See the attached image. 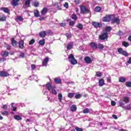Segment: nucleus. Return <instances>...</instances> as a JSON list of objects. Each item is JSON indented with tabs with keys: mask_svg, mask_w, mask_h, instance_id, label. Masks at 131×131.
<instances>
[{
	"mask_svg": "<svg viewBox=\"0 0 131 131\" xmlns=\"http://www.w3.org/2000/svg\"><path fill=\"white\" fill-rule=\"evenodd\" d=\"M18 48H19V49H21V50H23V49H24L25 46H24V40L20 39L18 42Z\"/></svg>",
	"mask_w": 131,
	"mask_h": 131,
	"instance_id": "0eeeda50",
	"label": "nucleus"
},
{
	"mask_svg": "<svg viewBox=\"0 0 131 131\" xmlns=\"http://www.w3.org/2000/svg\"><path fill=\"white\" fill-rule=\"evenodd\" d=\"M17 19L18 20V21H23V20H24L23 17H22L21 16H17Z\"/></svg>",
	"mask_w": 131,
	"mask_h": 131,
	"instance_id": "c03bdc74",
	"label": "nucleus"
},
{
	"mask_svg": "<svg viewBox=\"0 0 131 131\" xmlns=\"http://www.w3.org/2000/svg\"><path fill=\"white\" fill-rule=\"evenodd\" d=\"M99 39L100 40H105V39H108V33L107 32H104L99 36Z\"/></svg>",
	"mask_w": 131,
	"mask_h": 131,
	"instance_id": "20e7f679",
	"label": "nucleus"
},
{
	"mask_svg": "<svg viewBox=\"0 0 131 131\" xmlns=\"http://www.w3.org/2000/svg\"><path fill=\"white\" fill-rule=\"evenodd\" d=\"M68 98H72L73 97H74V93H70L68 94Z\"/></svg>",
	"mask_w": 131,
	"mask_h": 131,
	"instance_id": "ea45409f",
	"label": "nucleus"
},
{
	"mask_svg": "<svg viewBox=\"0 0 131 131\" xmlns=\"http://www.w3.org/2000/svg\"><path fill=\"white\" fill-rule=\"evenodd\" d=\"M75 129H76V130L77 131H83V129L81 128H79L77 126L75 127Z\"/></svg>",
	"mask_w": 131,
	"mask_h": 131,
	"instance_id": "49530a36",
	"label": "nucleus"
},
{
	"mask_svg": "<svg viewBox=\"0 0 131 131\" xmlns=\"http://www.w3.org/2000/svg\"><path fill=\"white\" fill-rule=\"evenodd\" d=\"M90 47H91L92 49H98V46L96 44V43L94 42H92L90 43Z\"/></svg>",
	"mask_w": 131,
	"mask_h": 131,
	"instance_id": "dca6fc26",
	"label": "nucleus"
},
{
	"mask_svg": "<svg viewBox=\"0 0 131 131\" xmlns=\"http://www.w3.org/2000/svg\"><path fill=\"white\" fill-rule=\"evenodd\" d=\"M92 25L95 27V28H101V27H103V25H102V24L96 21H93Z\"/></svg>",
	"mask_w": 131,
	"mask_h": 131,
	"instance_id": "423d86ee",
	"label": "nucleus"
},
{
	"mask_svg": "<svg viewBox=\"0 0 131 131\" xmlns=\"http://www.w3.org/2000/svg\"><path fill=\"white\" fill-rule=\"evenodd\" d=\"M107 82H110L111 83V77L107 79Z\"/></svg>",
	"mask_w": 131,
	"mask_h": 131,
	"instance_id": "0e129e2a",
	"label": "nucleus"
},
{
	"mask_svg": "<svg viewBox=\"0 0 131 131\" xmlns=\"http://www.w3.org/2000/svg\"><path fill=\"white\" fill-rule=\"evenodd\" d=\"M38 43H39V45H40V46H45V44L46 43L45 39L40 40L38 42Z\"/></svg>",
	"mask_w": 131,
	"mask_h": 131,
	"instance_id": "cd10ccee",
	"label": "nucleus"
},
{
	"mask_svg": "<svg viewBox=\"0 0 131 131\" xmlns=\"http://www.w3.org/2000/svg\"><path fill=\"white\" fill-rule=\"evenodd\" d=\"M83 113L84 114H86L88 113H90V108H86L83 110Z\"/></svg>",
	"mask_w": 131,
	"mask_h": 131,
	"instance_id": "f704fd0d",
	"label": "nucleus"
},
{
	"mask_svg": "<svg viewBox=\"0 0 131 131\" xmlns=\"http://www.w3.org/2000/svg\"><path fill=\"white\" fill-rule=\"evenodd\" d=\"M84 60L86 64H91L92 62H93L92 58L89 56H85L84 58Z\"/></svg>",
	"mask_w": 131,
	"mask_h": 131,
	"instance_id": "1a4fd4ad",
	"label": "nucleus"
},
{
	"mask_svg": "<svg viewBox=\"0 0 131 131\" xmlns=\"http://www.w3.org/2000/svg\"><path fill=\"white\" fill-rule=\"evenodd\" d=\"M1 11H3L4 13H6V14H10V10L7 7H2L0 8Z\"/></svg>",
	"mask_w": 131,
	"mask_h": 131,
	"instance_id": "f8f14e48",
	"label": "nucleus"
},
{
	"mask_svg": "<svg viewBox=\"0 0 131 131\" xmlns=\"http://www.w3.org/2000/svg\"><path fill=\"white\" fill-rule=\"evenodd\" d=\"M114 15H108L102 18L103 22H110L112 19H114Z\"/></svg>",
	"mask_w": 131,
	"mask_h": 131,
	"instance_id": "f03ea898",
	"label": "nucleus"
},
{
	"mask_svg": "<svg viewBox=\"0 0 131 131\" xmlns=\"http://www.w3.org/2000/svg\"><path fill=\"white\" fill-rule=\"evenodd\" d=\"M77 107H76V105H73L71 106V110L72 112H74V111H76Z\"/></svg>",
	"mask_w": 131,
	"mask_h": 131,
	"instance_id": "a878e982",
	"label": "nucleus"
},
{
	"mask_svg": "<svg viewBox=\"0 0 131 131\" xmlns=\"http://www.w3.org/2000/svg\"><path fill=\"white\" fill-rule=\"evenodd\" d=\"M60 26L61 27H64V26H66V24L65 23H60Z\"/></svg>",
	"mask_w": 131,
	"mask_h": 131,
	"instance_id": "e2e57ef3",
	"label": "nucleus"
},
{
	"mask_svg": "<svg viewBox=\"0 0 131 131\" xmlns=\"http://www.w3.org/2000/svg\"><path fill=\"white\" fill-rule=\"evenodd\" d=\"M49 57H46L42 61V64L43 66H47L48 65V62H49Z\"/></svg>",
	"mask_w": 131,
	"mask_h": 131,
	"instance_id": "a211bd4d",
	"label": "nucleus"
},
{
	"mask_svg": "<svg viewBox=\"0 0 131 131\" xmlns=\"http://www.w3.org/2000/svg\"><path fill=\"white\" fill-rule=\"evenodd\" d=\"M111 105H112V106H115V105H116V102H115V101H112Z\"/></svg>",
	"mask_w": 131,
	"mask_h": 131,
	"instance_id": "052dcab7",
	"label": "nucleus"
},
{
	"mask_svg": "<svg viewBox=\"0 0 131 131\" xmlns=\"http://www.w3.org/2000/svg\"><path fill=\"white\" fill-rule=\"evenodd\" d=\"M68 59L70 60V62L72 65H76V64H77V60L75 59V57H74L73 54H70Z\"/></svg>",
	"mask_w": 131,
	"mask_h": 131,
	"instance_id": "f257e3e1",
	"label": "nucleus"
},
{
	"mask_svg": "<svg viewBox=\"0 0 131 131\" xmlns=\"http://www.w3.org/2000/svg\"><path fill=\"white\" fill-rule=\"evenodd\" d=\"M7 20V16L5 15H3L1 17H0V22H4Z\"/></svg>",
	"mask_w": 131,
	"mask_h": 131,
	"instance_id": "393cba45",
	"label": "nucleus"
},
{
	"mask_svg": "<svg viewBox=\"0 0 131 131\" xmlns=\"http://www.w3.org/2000/svg\"><path fill=\"white\" fill-rule=\"evenodd\" d=\"M101 10H102V8L99 6H97L95 8V11L97 12V13H100V12H101Z\"/></svg>",
	"mask_w": 131,
	"mask_h": 131,
	"instance_id": "c85d7f7f",
	"label": "nucleus"
},
{
	"mask_svg": "<svg viewBox=\"0 0 131 131\" xmlns=\"http://www.w3.org/2000/svg\"><path fill=\"white\" fill-rule=\"evenodd\" d=\"M102 75V73H101V72L99 71L97 72L96 74V76H97V77H101Z\"/></svg>",
	"mask_w": 131,
	"mask_h": 131,
	"instance_id": "37998d69",
	"label": "nucleus"
},
{
	"mask_svg": "<svg viewBox=\"0 0 131 131\" xmlns=\"http://www.w3.org/2000/svg\"><path fill=\"white\" fill-rule=\"evenodd\" d=\"M113 117L114 118V119H118V117H117V116H116L115 115H113Z\"/></svg>",
	"mask_w": 131,
	"mask_h": 131,
	"instance_id": "338daca9",
	"label": "nucleus"
},
{
	"mask_svg": "<svg viewBox=\"0 0 131 131\" xmlns=\"http://www.w3.org/2000/svg\"><path fill=\"white\" fill-rule=\"evenodd\" d=\"M54 82H55V83L57 84L62 83V81L61 80V79L59 78H55Z\"/></svg>",
	"mask_w": 131,
	"mask_h": 131,
	"instance_id": "bb28decb",
	"label": "nucleus"
},
{
	"mask_svg": "<svg viewBox=\"0 0 131 131\" xmlns=\"http://www.w3.org/2000/svg\"><path fill=\"white\" fill-rule=\"evenodd\" d=\"M5 45H7L6 46V48H7V50H11V46L10 45H9V44H7L6 43H4Z\"/></svg>",
	"mask_w": 131,
	"mask_h": 131,
	"instance_id": "3c124183",
	"label": "nucleus"
},
{
	"mask_svg": "<svg viewBox=\"0 0 131 131\" xmlns=\"http://www.w3.org/2000/svg\"><path fill=\"white\" fill-rule=\"evenodd\" d=\"M105 29H106V32H110V31L112 30V28L110 26H108L106 27Z\"/></svg>",
	"mask_w": 131,
	"mask_h": 131,
	"instance_id": "4c0bfd02",
	"label": "nucleus"
},
{
	"mask_svg": "<svg viewBox=\"0 0 131 131\" xmlns=\"http://www.w3.org/2000/svg\"><path fill=\"white\" fill-rule=\"evenodd\" d=\"M105 84V81L103 79H100L99 81V86H103Z\"/></svg>",
	"mask_w": 131,
	"mask_h": 131,
	"instance_id": "aec40b11",
	"label": "nucleus"
},
{
	"mask_svg": "<svg viewBox=\"0 0 131 131\" xmlns=\"http://www.w3.org/2000/svg\"><path fill=\"white\" fill-rule=\"evenodd\" d=\"M11 110H12V111H13L15 112L16 111V110H17V107H13V108H12Z\"/></svg>",
	"mask_w": 131,
	"mask_h": 131,
	"instance_id": "69168bd1",
	"label": "nucleus"
},
{
	"mask_svg": "<svg viewBox=\"0 0 131 131\" xmlns=\"http://www.w3.org/2000/svg\"><path fill=\"white\" fill-rule=\"evenodd\" d=\"M77 28H79V29L82 30L83 29V26L81 24H78L77 25Z\"/></svg>",
	"mask_w": 131,
	"mask_h": 131,
	"instance_id": "c9c22d12",
	"label": "nucleus"
},
{
	"mask_svg": "<svg viewBox=\"0 0 131 131\" xmlns=\"http://www.w3.org/2000/svg\"><path fill=\"white\" fill-rule=\"evenodd\" d=\"M125 85L127 88H131V82L130 81H127L125 82Z\"/></svg>",
	"mask_w": 131,
	"mask_h": 131,
	"instance_id": "58836bf2",
	"label": "nucleus"
},
{
	"mask_svg": "<svg viewBox=\"0 0 131 131\" xmlns=\"http://www.w3.org/2000/svg\"><path fill=\"white\" fill-rule=\"evenodd\" d=\"M14 118L15 119V120H22V117H21L20 115H14Z\"/></svg>",
	"mask_w": 131,
	"mask_h": 131,
	"instance_id": "4be33fe9",
	"label": "nucleus"
},
{
	"mask_svg": "<svg viewBox=\"0 0 131 131\" xmlns=\"http://www.w3.org/2000/svg\"><path fill=\"white\" fill-rule=\"evenodd\" d=\"M97 48L100 50V51H102L105 48V46L103 45V44L99 43L97 45Z\"/></svg>",
	"mask_w": 131,
	"mask_h": 131,
	"instance_id": "b1692460",
	"label": "nucleus"
},
{
	"mask_svg": "<svg viewBox=\"0 0 131 131\" xmlns=\"http://www.w3.org/2000/svg\"><path fill=\"white\" fill-rule=\"evenodd\" d=\"M35 42V40L34 39H32L29 42V46H31L32 45H34V43Z\"/></svg>",
	"mask_w": 131,
	"mask_h": 131,
	"instance_id": "a19ab883",
	"label": "nucleus"
},
{
	"mask_svg": "<svg viewBox=\"0 0 131 131\" xmlns=\"http://www.w3.org/2000/svg\"><path fill=\"white\" fill-rule=\"evenodd\" d=\"M75 24V22L74 21H71L70 22V26H73Z\"/></svg>",
	"mask_w": 131,
	"mask_h": 131,
	"instance_id": "13d9d810",
	"label": "nucleus"
},
{
	"mask_svg": "<svg viewBox=\"0 0 131 131\" xmlns=\"http://www.w3.org/2000/svg\"><path fill=\"white\" fill-rule=\"evenodd\" d=\"M33 5L34 7H35L36 8H37V7L39 6V3L35 2L33 3Z\"/></svg>",
	"mask_w": 131,
	"mask_h": 131,
	"instance_id": "09e8293b",
	"label": "nucleus"
},
{
	"mask_svg": "<svg viewBox=\"0 0 131 131\" xmlns=\"http://www.w3.org/2000/svg\"><path fill=\"white\" fill-rule=\"evenodd\" d=\"M81 14H88L90 13V10L86 8L85 6L82 5L80 7Z\"/></svg>",
	"mask_w": 131,
	"mask_h": 131,
	"instance_id": "7ed1b4c3",
	"label": "nucleus"
},
{
	"mask_svg": "<svg viewBox=\"0 0 131 131\" xmlns=\"http://www.w3.org/2000/svg\"><path fill=\"white\" fill-rule=\"evenodd\" d=\"M30 3H31V0H26L23 4L24 8H30Z\"/></svg>",
	"mask_w": 131,
	"mask_h": 131,
	"instance_id": "6e6552de",
	"label": "nucleus"
},
{
	"mask_svg": "<svg viewBox=\"0 0 131 131\" xmlns=\"http://www.w3.org/2000/svg\"><path fill=\"white\" fill-rule=\"evenodd\" d=\"M118 52L120 54H121V55H123V56H125V57H128V53L126 52V51L123 50V49L122 48H119L118 49Z\"/></svg>",
	"mask_w": 131,
	"mask_h": 131,
	"instance_id": "39448f33",
	"label": "nucleus"
},
{
	"mask_svg": "<svg viewBox=\"0 0 131 131\" xmlns=\"http://www.w3.org/2000/svg\"><path fill=\"white\" fill-rule=\"evenodd\" d=\"M34 15L35 17H36V18L40 17L39 11L37 9H35L34 10Z\"/></svg>",
	"mask_w": 131,
	"mask_h": 131,
	"instance_id": "f3484780",
	"label": "nucleus"
},
{
	"mask_svg": "<svg viewBox=\"0 0 131 131\" xmlns=\"http://www.w3.org/2000/svg\"><path fill=\"white\" fill-rule=\"evenodd\" d=\"M63 6L66 9H68V8H69V5H68V3H65Z\"/></svg>",
	"mask_w": 131,
	"mask_h": 131,
	"instance_id": "6e6d98bb",
	"label": "nucleus"
},
{
	"mask_svg": "<svg viewBox=\"0 0 131 131\" xmlns=\"http://www.w3.org/2000/svg\"><path fill=\"white\" fill-rule=\"evenodd\" d=\"M119 104L120 105V107H122V108H125V104L121 101V100L119 101Z\"/></svg>",
	"mask_w": 131,
	"mask_h": 131,
	"instance_id": "c756f323",
	"label": "nucleus"
},
{
	"mask_svg": "<svg viewBox=\"0 0 131 131\" xmlns=\"http://www.w3.org/2000/svg\"><path fill=\"white\" fill-rule=\"evenodd\" d=\"M123 100L126 104H127V103L129 102V98L128 97H123Z\"/></svg>",
	"mask_w": 131,
	"mask_h": 131,
	"instance_id": "2f4dec72",
	"label": "nucleus"
},
{
	"mask_svg": "<svg viewBox=\"0 0 131 131\" xmlns=\"http://www.w3.org/2000/svg\"><path fill=\"white\" fill-rule=\"evenodd\" d=\"M67 49V50H71L72 49V45L68 44Z\"/></svg>",
	"mask_w": 131,
	"mask_h": 131,
	"instance_id": "8fccbe9b",
	"label": "nucleus"
},
{
	"mask_svg": "<svg viewBox=\"0 0 131 131\" xmlns=\"http://www.w3.org/2000/svg\"><path fill=\"white\" fill-rule=\"evenodd\" d=\"M122 46H123V47H125V48H127V47L129 46V43H128V42L124 41L122 42Z\"/></svg>",
	"mask_w": 131,
	"mask_h": 131,
	"instance_id": "473e14b6",
	"label": "nucleus"
},
{
	"mask_svg": "<svg viewBox=\"0 0 131 131\" xmlns=\"http://www.w3.org/2000/svg\"><path fill=\"white\" fill-rule=\"evenodd\" d=\"M71 18L72 19H73V20H75V21H76V20H77L78 17L76 15V14H72L71 15Z\"/></svg>",
	"mask_w": 131,
	"mask_h": 131,
	"instance_id": "7c9ffc66",
	"label": "nucleus"
},
{
	"mask_svg": "<svg viewBox=\"0 0 131 131\" xmlns=\"http://www.w3.org/2000/svg\"><path fill=\"white\" fill-rule=\"evenodd\" d=\"M51 93L52 94V95H57V91H56V90L53 89L52 90Z\"/></svg>",
	"mask_w": 131,
	"mask_h": 131,
	"instance_id": "a18cd8bd",
	"label": "nucleus"
},
{
	"mask_svg": "<svg viewBox=\"0 0 131 131\" xmlns=\"http://www.w3.org/2000/svg\"><path fill=\"white\" fill-rule=\"evenodd\" d=\"M19 57L20 58H24V57H25V54H24V53L23 52L20 53L19 55Z\"/></svg>",
	"mask_w": 131,
	"mask_h": 131,
	"instance_id": "5fc2aeb1",
	"label": "nucleus"
},
{
	"mask_svg": "<svg viewBox=\"0 0 131 131\" xmlns=\"http://www.w3.org/2000/svg\"><path fill=\"white\" fill-rule=\"evenodd\" d=\"M10 74L8 73L7 72L5 71H1L0 72V76L1 77H7V76H9Z\"/></svg>",
	"mask_w": 131,
	"mask_h": 131,
	"instance_id": "9b49d317",
	"label": "nucleus"
},
{
	"mask_svg": "<svg viewBox=\"0 0 131 131\" xmlns=\"http://www.w3.org/2000/svg\"><path fill=\"white\" fill-rule=\"evenodd\" d=\"M58 97L59 102H62V99H63V96L62 95V94L60 93L58 94Z\"/></svg>",
	"mask_w": 131,
	"mask_h": 131,
	"instance_id": "72a5a7b5",
	"label": "nucleus"
},
{
	"mask_svg": "<svg viewBox=\"0 0 131 131\" xmlns=\"http://www.w3.org/2000/svg\"><path fill=\"white\" fill-rule=\"evenodd\" d=\"M46 33L48 34H53V32L51 30H48Z\"/></svg>",
	"mask_w": 131,
	"mask_h": 131,
	"instance_id": "bf43d9fd",
	"label": "nucleus"
},
{
	"mask_svg": "<svg viewBox=\"0 0 131 131\" xmlns=\"http://www.w3.org/2000/svg\"><path fill=\"white\" fill-rule=\"evenodd\" d=\"M111 23L112 24H119L120 23V20L119 19V18L118 17H116L114 19H111Z\"/></svg>",
	"mask_w": 131,
	"mask_h": 131,
	"instance_id": "9d476101",
	"label": "nucleus"
},
{
	"mask_svg": "<svg viewBox=\"0 0 131 131\" xmlns=\"http://www.w3.org/2000/svg\"><path fill=\"white\" fill-rule=\"evenodd\" d=\"M75 99H80V98H81V94H76L75 96Z\"/></svg>",
	"mask_w": 131,
	"mask_h": 131,
	"instance_id": "79ce46f5",
	"label": "nucleus"
},
{
	"mask_svg": "<svg viewBox=\"0 0 131 131\" xmlns=\"http://www.w3.org/2000/svg\"><path fill=\"white\" fill-rule=\"evenodd\" d=\"M130 106H131V104L130 103V104H129L128 106H127V107L125 106V107H124V108L125 109V110H130V109H131Z\"/></svg>",
	"mask_w": 131,
	"mask_h": 131,
	"instance_id": "de8ad7c7",
	"label": "nucleus"
},
{
	"mask_svg": "<svg viewBox=\"0 0 131 131\" xmlns=\"http://www.w3.org/2000/svg\"><path fill=\"white\" fill-rule=\"evenodd\" d=\"M31 68L32 70H34L36 68V66L35 64H31Z\"/></svg>",
	"mask_w": 131,
	"mask_h": 131,
	"instance_id": "864d4df0",
	"label": "nucleus"
},
{
	"mask_svg": "<svg viewBox=\"0 0 131 131\" xmlns=\"http://www.w3.org/2000/svg\"><path fill=\"white\" fill-rule=\"evenodd\" d=\"M46 88L48 89L49 92H51V90H52V84L50 83H48L46 84Z\"/></svg>",
	"mask_w": 131,
	"mask_h": 131,
	"instance_id": "5701e85b",
	"label": "nucleus"
},
{
	"mask_svg": "<svg viewBox=\"0 0 131 131\" xmlns=\"http://www.w3.org/2000/svg\"><path fill=\"white\" fill-rule=\"evenodd\" d=\"M1 56L2 57H8L9 56V52L8 51H2L1 52Z\"/></svg>",
	"mask_w": 131,
	"mask_h": 131,
	"instance_id": "6ab92c4d",
	"label": "nucleus"
},
{
	"mask_svg": "<svg viewBox=\"0 0 131 131\" xmlns=\"http://www.w3.org/2000/svg\"><path fill=\"white\" fill-rule=\"evenodd\" d=\"M48 13V8L45 7L41 11V15H46Z\"/></svg>",
	"mask_w": 131,
	"mask_h": 131,
	"instance_id": "412c9836",
	"label": "nucleus"
},
{
	"mask_svg": "<svg viewBox=\"0 0 131 131\" xmlns=\"http://www.w3.org/2000/svg\"><path fill=\"white\" fill-rule=\"evenodd\" d=\"M66 36H67L68 38H71V37H72V36L69 33H66Z\"/></svg>",
	"mask_w": 131,
	"mask_h": 131,
	"instance_id": "4d7b16f0",
	"label": "nucleus"
},
{
	"mask_svg": "<svg viewBox=\"0 0 131 131\" xmlns=\"http://www.w3.org/2000/svg\"><path fill=\"white\" fill-rule=\"evenodd\" d=\"M125 80H126V79H125V78L123 77H121L119 79V81L120 82H125Z\"/></svg>",
	"mask_w": 131,
	"mask_h": 131,
	"instance_id": "e433bc0d",
	"label": "nucleus"
},
{
	"mask_svg": "<svg viewBox=\"0 0 131 131\" xmlns=\"http://www.w3.org/2000/svg\"><path fill=\"white\" fill-rule=\"evenodd\" d=\"M3 108L4 109H5V110H7V109H8V105H7V104H4L3 106Z\"/></svg>",
	"mask_w": 131,
	"mask_h": 131,
	"instance_id": "680f3d73",
	"label": "nucleus"
},
{
	"mask_svg": "<svg viewBox=\"0 0 131 131\" xmlns=\"http://www.w3.org/2000/svg\"><path fill=\"white\" fill-rule=\"evenodd\" d=\"M19 2H20V0H12L11 5H12L13 7H16V6L19 5L18 3Z\"/></svg>",
	"mask_w": 131,
	"mask_h": 131,
	"instance_id": "2eb2a0df",
	"label": "nucleus"
},
{
	"mask_svg": "<svg viewBox=\"0 0 131 131\" xmlns=\"http://www.w3.org/2000/svg\"><path fill=\"white\" fill-rule=\"evenodd\" d=\"M11 45L13 47H16L18 45V42L15 40V38L14 37L11 38Z\"/></svg>",
	"mask_w": 131,
	"mask_h": 131,
	"instance_id": "4468645a",
	"label": "nucleus"
},
{
	"mask_svg": "<svg viewBox=\"0 0 131 131\" xmlns=\"http://www.w3.org/2000/svg\"><path fill=\"white\" fill-rule=\"evenodd\" d=\"M75 5H79L80 4V0H74Z\"/></svg>",
	"mask_w": 131,
	"mask_h": 131,
	"instance_id": "603ef678",
	"label": "nucleus"
},
{
	"mask_svg": "<svg viewBox=\"0 0 131 131\" xmlns=\"http://www.w3.org/2000/svg\"><path fill=\"white\" fill-rule=\"evenodd\" d=\"M128 64H131V58H129V60L128 61Z\"/></svg>",
	"mask_w": 131,
	"mask_h": 131,
	"instance_id": "774afa93",
	"label": "nucleus"
},
{
	"mask_svg": "<svg viewBox=\"0 0 131 131\" xmlns=\"http://www.w3.org/2000/svg\"><path fill=\"white\" fill-rule=\"evenodd\" d=\"M39 36H40V37H42V38H43V37H46V36H47V31H41L39 33Z\"/></svg>",
	"mask_w": 131,
	"mask_h": 131,
	"instance_id": "ddd939ff",
	"label": "nucleus"
}]
</instances>
